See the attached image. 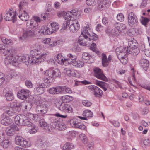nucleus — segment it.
Instances as JSON below:
<instances>
[{
  "label": "nucleus",
  "mask_w": 150,
  "mask_h": 150,
  "mask_svg": "<svg viewBox=\"0 0 150 150\" xmlns=\"http://www.w3.org/2000/svg\"><path fill=\"white\" fill-rule=\"evenodd\" d=\"M15 51L13 53L12 55H10L8 57L5 58L6 63L8 64V62L14 66L17 65L21 62L24 63L27 65L30 64H38L41 62H43L47 54L45 53H42L40 50H32L30 53L32 54V56L27 58L23 55L20 56L16 55L13 57V55Z\"/></svg>",
  "instance_id": "nucleus-1"
},
{
  "label": "nucleus",
  "mask_w": 150,
  "mask_h": 150,
  "mask_svg": "<svg viewBox=\"0 0 150 150\" xmlns=\"http://www.w3.org/2000/svg\"><path fill=\"white\" fill-rule=\"evenodd\" d=\"M128 46L127 47H120L115 50L117 55H120L122 58L123 56L128 54H131L134 56L137 55L140 52L138 44L136 40H131L128 42Z\"/></svg>",
  "instance_id": "nucleus-2"
},
{
  "label": "nucleus",
  "mask_w": 150,
  "mask_h": 150,
  "mask_svg": "<svg viewBox=\"0 0 150 150\" xmlns=\"http://www.w3.org/2000/svg\"><path fill=\"white\" fill-rule=\"evenodd\" d=\"M90 24H87L86 27L83 28V30L82 31L81 34L83 35L82 39H83L85 43L88 46L91 44L93 41H96L98 39L97 35L90 31Z\"/></svg>",
  "instance_id": "nucleus-3"
},
{
  "label": "nucleus",
  "mask_w": 150,
  "mask_h": 150,
  "mask_svg": "<svg viewBox=\"0 0 150 150\" xmlns=\"http://www.w3.org/2000/svg\"><path fill=\"white\" fill-rule=\"evenodd\" d=\"M56 107L61 110H64L68 113L73 112V109L71 105L57 99L55 103Z\"/></svg>",
  "instance_id": "nucleus-4"
},
{
  "label": "nucleus",
  "mask_w": 150,
  "mask_h": 150,
  "mask_svg": "<svg viewBox=\"0 0 150 150\" xmlns=\"http://www.w3.org/2000/svg\"><path fill=\"white\" fill-rule=\"evenodd\" d=\"M24 2H21L20 3L18 6L19 9L17 11V15L19 18L22 21H28L29 16L28 13L24 9Z\"/></svg>",
  "instance_id": "nucleus-5"
},
{
  "label": "nucleus",
  "mask_w": 150,
  "mask_h": 150,
  "mask_svg": "<svg viewBox=\"0 0 150 150\" xmlns=\"http://www.w3.org/2000/svg\"><path fill=\"white\" fill-rule=\"evenodd\" d=\"M44 74L49 76L50 79V78L60 77L61 75V73L58 69L53 67L45 71Z\"/></svg>",
  "instance_id": "nucleus-6"
},
{
  "label": "nucleus",
  "mask_w": 150,
  "mask_h": 150,
  "mask_svg": "<svg viewBox=\"0 0 150 150\" xmlns=\"http://www.w3.org/2000/svg\"><path fill=\"white\" fill-rule=\"evenodd\" d=\"M44 16L41 14V18L37 16H34V20H29L26 23V25L28 27H31V28H36L38 27V22H40L41 20L44 21L46 19V16H45V14H44Z\"/></svg>",
  "instance_id": "nucleus-7"
},
{
  "label": "nucleus",
  "mask_w": 150,
  "mask_h": 150,
  "mask_svg": "<svg viewBox=\"0 0 150 150\" xmlns=\"http://www.w3.org/2000/svg\"><path fill=\"white\" fill-rule=\"evenodd\" d=\"M71 126L75 128H78L81 130H84L85 128V125L83 124L82 121L79 119H74L70 121Z\"/></svg>",
  "instance_id": "nucleus-8"
},
{
  "label": "nucleus",
  "mask_w": 150,
  "mask_h": 150,
  "mask_svg": "<svg viewBox=\"0 0 150 150\" xmlns=\"http://www.w3.org/2000/svg\"><path fill=\"white\" fill-rule=\"evenodd\" d=\"M27 26L28 29L23 33L22 36L19 38L20 40H24L25 38L33 36L35 33L37 34L35 31L36 29L35 28H31V27Z\"/></svg>",
  "instance_id": "nucleus-9"
},
{
  "label": "nucleus",
  "mask_w": 150,
  "mask_h": 150,
  "mask_svg": "<svg viewBox=\"0 0 150 150\" xmlns=\"http://www.w3.org/2000/svg\"><path fill=\"white\" fill-rule=\"evenodd\" d=\"M128 21L129 25L131 27H135L138 22L137 16L133 12H130L128 14Z\"/></svg>",
  "instance_id": "nucleus-10"
},
{
  "label": "nucleus",
  "mask_w": 150,
  "mask_h": 150,
  "mask_svg": "<svg viewBox=\"0 0 150 150\" xmlns=\"http://www.w3.org/2000/svg\"><path fill=\"white\" fill-rule=\"evenodd\" d=\"M15 141L16 144L23 147H29L31 145L29 141L25 140L24 138L20 136L16 137Z\"/></svg>",
  "instance_id": "nucleus-11"
},
{
  "label": "nucleus",
  "mask_w": 150,
  "mask_h": 150,
  "mask_svg": "<svg viewBox=\"0 0 150 150\" xmlns=\"http://www.w3.org/2000/svg\"><path fill=\"white\" fill-rule=\"evenodd\" d=\"M94 75L98 79L104 81H107V79L103 74L102 71L98 68H95L93 69Z\"/></svg>",
  "instance_id": "nucleus-12"
},
{
  "label": "nucleus",
  "mask_w": 150,
  "mask_h": 150,
  "mask_svg": "<svg viewBox=\"0 0 150 150\" xmlns=\"http://www.w3.org/2000/svg\"><path fill=\"white\" fill-rule=\"evenodd\" d=\"M11 107H6L3 109L4 112L3 114V117L7 116V115L9 116L14 115L16 112H18L16 109Z\"/></svg>",
  "instance_id": "nucleus-13"
},
{
  "label": "nucleus",
  "mask_w": 150,
  "mask_h": 150,
  "mask_svg": "<svg viewBox=\"0 0 150 150\" xmlns=\"http://www.w3.org/2000/svg\"><path fill=\"white\" fill-rule=\"evenodd\" d=\"M7 47L3 44H0V52L3 53L6 57H8L10 55H12L15 50L11 49H7Z\"/></svg>",
  "instance_id": "nucleus-14"
},
{
  "label": "nucleus",
  "mask_w": 150,
  "mask_h": 150,
  "mask_svg": "<svg viewBox=\"0 0 150 150\" xmlns=\"http://www.w3.org/2000/svg\"><path fill=\"white\" fill-rule=\"evenodd\" d=\"M30 94V92L28 90L22 89L18 92L17 96L19 98L24 100L28 98Z\"/></svg>",
  "instance_id": "nucleus-15"
},
{
  "label": "nucleus",
  "mask_w": 150,
  "mask_h": 150,
  "mask_svg": "<svg viewBox=\"0 0 150 150\" xmlns=\"http://www.w3.org/2000/svg\"><path fill=\"white\" fill-rule=\"evenodd\" d=\"M19 131V128L15 125H12L8 127L6 129V133L8 136L13 135L16 131Z\"/></svg>",
  "instance_id": "nucleus-16"
},
{
  "label": "nucleus",
  "mask_w": 150,
  "mask_h": 150,
  "mask_svg": "<svg viewBox=\"0 0 150 150\" xmlns=\"http://www.w3.org/2000/svg\"><path fill=\"white\" fill-rule=\"evenodd\" d=\"M48 108L46 105L41 104L38 105L36 107V111L38 114H44L47 113Z\"/></svg>",
  "instance_id": "nucleus-17"
},
{
  "label": "nucleus",
  "mask_w": 150,
  "mask_h": 150,
  "mask_svg": "<svg viewBox=\"0 0 150 150\" xmlns=\"http://www.w3.org/2000/svg\"><path fill=\"white\" fill-rule=\"evenodd\" d=\"M90 89L94 92V94L96 97H100L102 96L103 91L98 87L94 85H91L89 87Z\"/></svg>",
  "instance_id": "nucleus-18"
},
{
  "label": "nucleus",
  "mask_w": 150,
  "mask_h": 150,
  "mask_svg": "<svg viewBox=\"0 0 150 150\" xmlns=\"http://www.w3.org/2000/svg\"><path fill=\"white\" fill-rule=\"evenodd\" d=\"M4 19L6 21L12 20L13 23L16 21V15L13 12H8L4 16Z\"/></svg>",
  "instance_id": "nucleus-19"
},
{
  "label": "nucleus",
  "mask_w": 150,
  "mask_h": 150,
  "mask_svg": "<svg viewBox=\"0 0 150 150\" xmlns=\"http://www.w3.org/2000/svg\"><path fill=\"white\" fill-rule=\"evenodd\" d=\"M25 115L23 114H19L16 116L14 119L15 123L18 125H24L23 122L25 119Z\"/></svg>",
  "instance_id": "nucleus-20"
},
{
  "label": "nucleus",
  "mask_w": 150,
  "mask_h": 150,
  "mask_svg": "<svg viewBox=\"0 0 150 150\" xmlns=\"http://www.w3.org/2000/svg\"><path fill=\"white\" fill-rule=\"evenodd\" d=\"M50 125L53 128H56L59 122L62 121V118L57 117H52L50 119Z\"/></svg>",
  "instance_id": "nucleus-21"
},
{
  "label": "nucleus",
  "mask_w": 150,
  "mask_h": 150,
  "mask_svg": "<svg viewBox=\"0 0 150 150\" xmlns=\"http://www.w3.org/2000/svg\"><path fill=\"white\" fill-rule=\"evenodd\" d=\"M33 120L36 122H38L40 126L42 127H45L47 125V124L45 122L44 120L43 119H41L37 114H35Z\"/></svg>",
  "instance_id": "nucleus-22"
},
{
  "label": "nucleus",
  "mask_w": 150,
  "mask_h": 150,
  "mask_svg": "<svg viewBox=\"0 0 150 150\" xmlns=\"http://www.w3.org/2000/svg\"><path fill=\"white\" fill-rule=\"evenodd\" d=\"M110 2L109 0H103L98 3V8L99 10H103L109 5Z\"/></svg>",
  "instance_id": "nucleus-23"
},
{
  "label": "nucleus",
  "mask_w": 150,
  "mask_h": 150,
  "mask_svg": "<svg viewBox=\"0 0 150 150\" xmlns=\"http://www.w3.org/2000/svg\"><path fill=\"white\" fill-rule=\"evenodd\" d=\"M110 56V55H109V57L107 59L106 55L104 53H102V63L103 66L104 67H107L108 66L111 59Z\"/></svg>",
  "instance_id": "nucleus-24"
},
{
  "label": "nucleus",
  "mask_w": 150,
  "mask_h": 150,
  "mask_svg": "<svg viewBox=\"0 0 150 150\" xmlns=\"http://www.w3.org/2000/svg\"><path fill=\"white\" fill-rule=\"evenodd\" d=\"M139 64L140 66L146 71L149 68V62L146 59H142L140 60Z\"/></svg>",
  "instance_id": "nucleus-25"
},
{
  "label": "nucleus",
  "mask_w": 150,
  "mask_h": 150,
  "mask_svg": "<svg viewBox=\"0 0 150 150\" xmlns=\"http://www.w3.org/2000/svg\"><path fill=\"white\" fill-rule=\"evenodd\" d=\"M75 23H73L69 27L70 31L73 33L76 32L80 28V25L77 21H74Z\"/></svg>",
  "instance_id": "nucleus-26"
},
{
  "label": "nucleus",
  "mask_w": 150,
  "mask_h": 150,
  "mask_svg": "<svg viewBox=\"0 0 150 150\" xmlns=\"http://www.w3.org/2000/svg\"><path fill=\"white\" fill-rule=\"evenodd\" d=\"M96 83L97 85L105 91L107 90V88L109 87L108 84L105 82L96 80Z\"/></svg>",
  "instance_id": "nucleus-27"
},
{
  "label": "nucleus",
  "mask_w": 150,
  "mask_h": 150,
  "mask_svg": "<svg viewBox=\"0 0 150 150\" xmlns=\"http://www.w3.org/2000/svg\"><path fill=\"white\" fill-rule=\"evenodd\" d=\"M77 59V57L76 56L72 54L69 53L67 55V56L64 58V60H65V61H70L68 62L71 64V63H72L73 60L76 59Z\"/></svg>",
  "instance_id": "nucleus-28"
},
{
  "label": "nucleus",
  "mask_w": 150,
  "mask_h": 150,
  "mask_svg": "<svg viewBox=\"0 0 150 150\" xmlns=\"http://www.w3.org/2000/svg\"><path fill=\"white\" fill-rule=\"evenodd\" d=\"M49 93L52 94H56L61 93L60 86L57 87H52L49 90Z\"/></svg>",
  "instance_id": "nucleus-29"
},
{
  "label": "nucleus",
  "mask_w": 150,
  "mask_h": 150,
  "mask_svg": "<svg viewBox=\"0 0 150 150\" xmlns=\"http://www.w3.org/2000/svg\"><path fill=\"white\" fill-rule=\"evenodd\" d=\"M47 87V86L45 84H43L35 88L37 91L38 94H41L43 93L45 91V88Z\"/></svg>",
  "instance_id": "nucleus-30"
},
{
  "label": "nucleus",
  "mask_w": 150,
  "mask_h": 150,
  "mask_svg": "<svg viewBox=\"0 0 150 150\" xmlns=\"http://www.w3.org/2000/svg\"><path fill=\"white\" fill-rule=\"evenodd\" d=\"M5 117L1 120V123L3 125L8 126L12 122V121L8 117L6 116Z\"/></svg>",
  "instance_id": "nucleus-31"
},
{
  "label": "nucleus",
  "mask_w": 150,
  "mask_h": 150,
  "mask_svg": "<svg viewBox=\"0 0 150 150\" xmlns=\"http://www.w3.org/2000/svg\"><path fill=\"white\" fill-rule=\"evenodd\" d=\"M43 29L45 30V32L43 31V29L41 30V34H42L44 35H49L52 34L53 33L52 29H51L50 27H48L45 26V27H43Z\"/></svg>",
  "instance_id": "nucleus-32"
},
{
  "label": "nucleus",
  "mask_w": 150,
  "mask_h": 150,
  "mask_svg": "<svg viewBox=\"0 0 150 150\" xmlns=\"http://www.w3.org/2000/svg\"><path fill=\"white\" fill-rule=\"evenodd\" d=\"M65 71H66L67 75L69 76H73L76 77V71L73 69H65Z\"/></svg>",
  "instance_id": "nucleus-33"
},
{
  "label": "nucleus",
  "mask_w": 150,
  "mask_h": 150,
  "mask_svg": "<svg viewBox=\"0 0 150 150\" xmlns=\"http://www.w3.org/2000/svg\"><path fill=\"white\" fill-rule=\"evenodd\" d=\"M1 144V146L3 147L7 148L11 144V142L10 141H9V139H8V138L6 139V138L4 137V138L2 140Z\"/></svg>",
  "instance_id": "nucleus-34"
},
{
  "label": "nucleus",
  "mask_w": 150,
  "mask_h": 150,
  "mask_svg": "<svg viewBox=\"0 0 150 150\" xmlns=\"http://www.w3.org/2000/svg\"><path fill=\"white\" fill-rule=\"evenodd\" d=\"M61 99L62 102L67 103L73 100L72 96L69 95L63 96L61 97Z\"/></svg>",
  "instance_id": "nucleus-35"
},
{
  "label": "nucleus",
  "mask_w": 150,
  "mask_h": 150,
  "mask_svg": "<svg viewBox=\"0 0 150 150\" xmlns=\"http://www.w3.org/2000/svg\"><path fill=\"white\" fill-rule=\"evenodd\" d=\"M74 147L73 144L70 142H66L64 145L63 148L64 150H71Z\"/></svg>",
  "instance_id": "nucleus-36"
},
{
  "label": "nucleus",
  "mask_w": 150,
  "mask_h": 150,
  "mask_svg": "<svg viewBox=\"0 0 150 150\" xmlns=\"http://www.w3.org/2000/svg\"><path fill=\"white\" fill-rule=\"evenodd\" d=\"M75 59L73 60L72 63H71V64L74 66L77 67H81L84 65V63L81 61H77Z\"/></svg>",
  "instance_id": "nucleus-37"
},
{
  "label": "nucleus",
  "mask_w": 150,
  "mask_h": 150,
  "mask_svg": "<svg viewBox=\"0 0 150 150\" xmlns=\"http://www.w3.org/2000/svg\"><path fill=\"white\" fill-rule=\"evenodd\" d=\"M55 60L58 64H61L64 63L65 60L62 57V55L61 54H58L55 57Z\"/></svg>",
  "instance_id": "nucleus-38"
},
{
  "label": "nucleus",
  "mask_w": 150,
  "mask_h": 150,
  "mask_svg": "<svg viewBox=\"0 0 150 150\" xmlns=\"http://www.w3.org/2000/svg\"><path fill=\"white\" fill-rule=\"evenodd\" d=\"M50 27L53 32H54L57 31L58 29L59 26L58 23L53 22L51 23Z\"/></svg>",
  "instance_id": "nucleus-39"
},
{
  "label": "nucleus",
  "mask_w": 150,
  "mask_h": 150,
  "mask_svg": "<svg viewBox=\"0 0 150 150\" xmlns=\"http://www.w3.org/2000/svg\"><path fill=\"white\" fill-rule=\"evenodd\" d=\"M83 116L87 117H91L93 116V114L92 112L90 110H86L83 112Z\"/></svg>",
  "instance_id": "nucleus-40"
},
{
  "label": "nucleus",
  "mask_w": 150,
  "mask_h": 150,
  "mask_svg": "<svg viewBox=\"0 0 150 150\" xmlns=\"http://www.w3.org/2000/svg\"><path fill=\"white\" fill-rule=\"evenodd\" d=\"M64 18L66 21H69L71 20V18H73L72 14L69 11L67 12L66 13L65 12L64 16Z\"/></svg>",
  "instance_id": "nucleus-41"
},
{
  "label": "nucleus",
  "mask_w": 150,
  "mask_h": 150,
  "mask_svg": "<svg viewBox=\"0 0 150 150\" xmlns=\"http://www.w3.org/2000/svg\"><path fill=\"white\" fill-rule=\"evenodd\" d=\"M141 23L145 27H147L148 23L150 21V19L146 17L142 16Z\"/></svg>",
  "instance_id": "nucleus-42"
},
{
  "label": "nucleus",
  "mask_w": 150,
  "mask_h": 150,
  "mask_svg": "<svg viewBox=\"0 0 150 150\" xmlns=\"http://www.w3.org/2000/svg\"><path fill=\"white\" fill-rule=\"evenodd\" d=\"M90 49L96 53L98 55H100L99 51L96 50V45L94 43H92L90 46Z\"/></svg>",
  "instance_id": "nucleus-43"
},
{
  "label": "nucleus",
  "mask_w": 150,
  "mask_h": 150,
  "mask_svg": "<svg viewBox=\"0 0 150 150\" xmlns=\"http://www.w3.org/2000/svg\"><path fill=\"white\" fill-rule=\"evenodd\" d=\"M21 106V103L16 101L11 103L10 107L17 109V108H19Z\"/></svg>",
  "instance_id": "nucleus-44"
},
{
  "label": "nucleus",
  "mask_w": 150,
  "mask_h": 150,
  "mask_svg": "<svg viewBox=\"0 0 150 150\" xmlns=\"http://www.w3.org/2000/svg\"><path fill=\"white\" fill-rule=\"evenodd\" d=\"M61 90V93L64 91L66 93H71L72 92V91L71 89L67 87L62 86H60Z\"/></svg>",
  "instance_id": "nucleus-45"
},
{
  "label": "nucleus",
  "mask_w": 150,
  "mask_h": 150,
  "mask_svg": "<svg viewBox=\"0 0 150 150\" xmlns=\"http://www.w3.org/2000/svg\"><path fill=\"white\" fill-rule=\"evenodd\" d=\"M4 96L6 100L9 101H11L14 99L13 94L11 92H9Z\"/></svg>",
  "instance_id": "nucleus-46"
},
{
  "label": "nucleus",
  "mask_w": 150,
  "mask_h": 150,
  "mask_svg": "<svg viewBox=\"0 0 150 150\" xmlns=\"http://www.w3.org/2000/svg\"><path fill=\"white\" fill-rule=\"evenodd\" d=\"M69 12L71 13L72 14L73 19L77 17H78L79 15V12L77 9H74Z\"/></svg>",
  "instance_id": "nucleus-47"
},
{
  "label": "nucleus",
  "mask_w": 150,
  "mask_h": 150,
  "mask_svg": "<svg viewBox=\"0 0 150 150\" xmlns=\"http://www.w3.org/2000/svg\"><path fill=\"white\" fill-rule=\"evenodd\" d=\"M78 42L79 44L81 46H88V45H87L86 43H85V42L83 39H82V37L81 35L79 37Z\"/></svg>",
  "instance_id": "nucleus-48"
},
{
  "label": "nucleus",
  "mask_w": 150,
  "mask_h": 150,
  "mask_svg": "<svg viewBox=\"0 0 150 150\" xmlns=\"http://www.w3.org/2000/svg\"><path fill=\"white\" fill-rule=\"evenodd\" d=\"M29 127H31L29 131V132L30 134H34L37 132V127L33 123H32V125Z\"/></svg>",
  "instance_id": "nucleus-49"
},
{
  "label": "nucleus",
  "mask_w": 150,
  "mask_h": 150,
  "mask_svg": "<svg viewBox=\"0 0 150 150\" xmlns=\"http://www.w3.org/2000/svg\"><path fill=\"white\" fill-rule=\"evenodd\" d=\"M118 58L120 59L121 62L123 64H126L127 62V58L126 57H125V56L126 55L123 56V58L121 57L120 55H117L116 54Z\"/></svg>",
  "instance_id": "nucleus-50"
},
{
  "label": "nucleus",
  "mask_w": 150,
  "mask_h": 150,
  "mask_svg": "<svg viewBox=\"0 0 150 150\" xmlns=\"http://www.w3.org/2000/svg\"><path fill=\"white\" fill-rule=\"evenodd\" d=\"M91 57V56L87 52H84L82 55V59L85 60H89Z\"/></svg>",
  "instance_id": "nucleus-51"
},
{
  "label": "nucleus",
  "mask_w": 150,
  "mask_h": 150,
  "mask_svg": "<svg viewBox=\"0 0 150 150\" xmlns=\"http://www.w3.org/2000/svg\"><path fill=\"white\" fill-rule=\"evenodd\" d=\"M25 119H24V120L23 121L24 123L25 124L22 125V126H26L28 127L31 126L32 125V123L29 120V119H27V117L25 116Z\"/></svg>",
  "instance_id": "nucleus-52"
},
{
  "label": "nucleus",
  "mask_w": 150,
  "mask_h": 150,
  "mask_svg": "<svg viewBox=\"0 0 150 150\" xmlns=\"http://www.w3.org/2000/svg\"><path fill=\"white\" fill-rule=\"evenodd\" d=\"M37 145L40 148H43L45 147L44 142H43L42 139H38L37 143Z\"/></svg>",
  "instance_id": "nucleus-53"
},
{
  "label": "nucleus",
  "mask_w": 150,
  "mask_h": 150,
  "mask_svg": "<svg viewBox=\"0 0 150 150\" xmlns=\"http://www.w3.org/2000/svg\"><path fill=\"white\" fill-rule=\"evenodd\" d=\"M72 50L73 51L76 52H79L81 49L79 47L77 43H74L73 47L72 48Z\"/></svg>",
  "instance_id": "nucleus-54"
},
{
  "label": "nucleus",
  "mask_w": 150,
  "mask_h": 150,
  "mask_svg": "<svg viewBox=\"0 0 150 150\" xmlns=\"http://www.w3.org/2000/svg\"><path fill=\"white\" fill-rule=\"evenodd\" d=\"M70 22L68 21H65L63 22L62 24V26L61 29V30H64L68 26Z\"/></svg>",
  "instance_id": "nucleus-55"
},
{
  "label": "nucleus",
  "mask_w": 150,
  "mask_h": 150,
  "mask_svg": "<svg viewBox=\"0 0 150 150\" xmlns=\"http://www.w3.org/2000/svg\"><path fill=\"white\" fill-rule=\"evenodd\" d=\"M117 18L118 21L122 22L123 21L124 17L122 13H120L117 15Z\"/></svg>",
  "instance_id": "nucleus-56"
},
{
  "label": "nucleus",
  "mask_w": 150,
  "mask_h": 150,
  "mask_svg": "<svg viewBox=\"0 0 150 150\" xmlns=\"http://www.w3.org/2000/svg\"><path fill=\"white\" fill-rule=\"evenodd\" d=\"M86 3L89 6H93L96 3V0H86Z\"/></svg>",
  "instance_id": "nucleus-57"
},
{
  "label": "nucleus",
  "mask_w": 150,
  "mask_h": 150,
  "mask_svg": "<svg viewBox=\"0 0 150 150\" xmlns=\"http://www.w3.org/2000/svg\"><path fill=\"white\" fill-rule=\"evenodd\" d=\"M82 103L83 105L86 107H89L92 104V103L90 101L86 100L83 101Z\"/></svg>",
  "instance_id": "nucleus-58"
},
{
  "label": "nucleus",
  "mask_w": 150,
  "mask_h": 150,
  "mask_svg": "<svg viewBox=\"0 0 150 150\" xmlns=\"http://www.w3.org/2000/svg\"><path fill=\"white\" fill-rule=\"evenodd\" d=\"M131 32L134 35H137L139 33V30L137 28H133L131 29Z\"/></svg>",
  "instance_id": "nucleus-59"
},
{
  "label": "nucleus",
  "mask_w": 150,
  "mask_h": 150,
  "mask_svg": "<svg viewBox=\"0 0 150 150\" xmlns=\"http://www.w3.org/2000/svg\"><path fill=\"white\" fill-rule=\"evenodd\" d=\"M2 40L3 43L7 45H9L11 43V41L5 38H3Z\"/></svg>",
  "instance_id": "nucleus-60"
},
{
  "label": "nucleus",
  "mask_w": 150,
  "mask_h": 150,
  "mask_svg": "<svg viewBox=\"0 0 150 150\" xmlns=\"http://www.w3.org/2000/svg\"><path fill=\"white\" fill-rule=\"evenodd\" d=\"M119 33H120V32L119 31L116 29V28L114 30L112 29L111 30V34L114 35H119Z\"/></svg>",
  "instance_id": "nucleus-61"
},
{
  "label": "nucleus",
  "mask_w": 150,
  "mask_h": 150,
  "mask_svg": "<svg viewBox=\"0 0 150 150\" xmlns=\"http://www.w3.org/2000/svg\"><path fill=\"white\" fill-rule=\"evenodd\" d=\"M35 114H33L30 113H28L25 116L27 117V119L33 120Z\"/></svg>",
  "instance_id": "nucleus-62"
},
{
  "label": "nucleus",
  "mask_w": 150,
  "mask_h": 150,
  "mask_svg": "<svg viewBox=\"0 0 150 150\" xmlns=\"http://www.w3.org/2000/svg\"><path fill=\"white\" fill-rule=\"evenodd\" d=\"M25 84L28 88H31L33 87L32 84L30 81L26 80L25 82Z\"/></svg>",
  "instance_id": "nucleus-63"
},
{
  "label": "nucleus",
  "mask_w": 150,
  "mask_h": 150,
  "mask_svg": "<svg viewBox=\"0 0 150 150\" xmlns=\"http://www.w3.org/2000/svg\"><path fill=\"white\" fill-rule=\"evenodd\" d=\"M64 14L65 11H62L58 12L57 13V16L59 18L62 17H64Z\"/></svg>",
  "instance_id": "nucleus-64"
}]
</instances>
